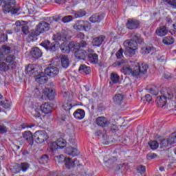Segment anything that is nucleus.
<instances>
[{"label":"nucleus","instance_id":"f257e3e1","mask_svg":"<svg viewBox=\"0 0 176 176\" xmlns=\"http://www.w3.org/2000/svg\"><path fill=\"white\" fill-rule=\"evenodd\" d=\"M50 29V25L48 23L45 21H41L40 23H38V25H36V29L31 32L30 36L32 38H34V36H39L41 34L49 31Z\"/></svg>","mask_w":176,"mask_h":176},{"label":"nucleus","instance_id":"f03ea898","mask_svg":"<svg viewBox=\"0 0 176 176\" xmlns=\"http://www.w3.org/2000/svg\"><path fill=\"white\" fill-rule=\"evenodd\" d=\"M149 66L146 63H142L140 65L138 63H134L133 76L135 78H140L142 75H145L148 72Z\"/></svg>","mask_w":176,"mask_h":176},{"label":"nucleus","instance_id":"7ed1b4c3","mask_svg":"<svg viewBox=\"0 0 176 176\" xmlns=\"http://www.w3.org/2000/svg\"><path fill=\"white\" fill-rule=\"evenodd\" d=\"M2 2L4 3L3 7V13H10V12L12 13H17V9L14 8H16V4L14 1L10 0H0V6L2 5Z\"/></svg>","mask_w":176,"mask_h":176},{"label":"nucleus","instance_id":"20e7f679","mask_svg":"<svg viewBox=\"0 0 176 176\" xmlns=\"http://www.w3.org/2000/svg\"><path fill=\"white\" fill-rule=\"evenodd\" d=\"M74 29L76 31H90L91 23L87 21H78L74 25Z\"/></svg>","mask_w":176,"mask_h":176},{"label":"nucleus","instance_id":"39448f33","mask_svg":"<svg viewBox=\"0 0 176 176\" xmlns=\"http://www.w3.org/2000/svg\"><path fill=\"white\" fill-rule=\"evenodd\" d=\"M34 140L37 144H43L49 140V135L45 131H37L34 133Z\"/></svg>","mask_w":176,"mask_h":176},{"label":"nucleus","instance_id":"423d86ee","mask_svg":"<svg viewBox=\"0 0 176 176\" xmlns=\"http://www.w3.org/2000/svg\"><path fill=\"white\" fill-rule=\"evenodd\" d=\"M174 98V94L172 92H166L164 96H157L155 102L159 105V107H164L166 104H167V99L171 100V98Z\"/></svg>","mask_w":176,"mask_h":176},{"label":"nucleus","instance_id":"0eeeda50","mask_svg":"<svg viewBox=\"0 0 176 176\" xmlns=\"http://www.w3.org/2000/svg\"><path fill=\"white\" fill-rule=\"evenodd\" d=\"M45 75L50 76L51 78H54L58 75V68L56 67H49L45 69Z\"/></svg>","mask_w":176,"mask_h":176},{"label":"nucleus","instance_id":"6e6552de","mask_svg":"<svg viewBox=\"0 0 176 176\" xmlns=\"http://www.w3.org/2000/svg\"><path fill=\"white\" fill-rule=\"evenodd\" d=\"M44 94L48 100H54V97H56V90L52 87H47L44 90Z\"/></svg>","mask_w":176,"mask_h":176},{"label":"nucleus","instance_id":"1a4fd4ad","mask_svg":"<svg viewBox=\"0 0 176 176\" xmlns=\"http://www.w3.org/2000/svg\"><path fill=\"white\" fill-rule=\"evenodd\" d=\"M64 162H65V166L66 167V168H72V167H74V166H78V162L79 161H78L77 159H74V161H72V159L69 158V157H65L64 158Z\"/></svg>","mask_w":176,"mask_h":176},{"label":"nucleus","instance_id":"9d476101","mask_svg":"<svg viewBox=\"0 0 176 176\" xmlns=\"http://www.w3.org/2000/svg\"><path fill=\"white\" fill-rule=\"evenodd\" d=\"M138 25H140L138 21L133 19H129L127 20L126 28H128V30H135L138 28Z\"/></svg>","mask_w":176,"mask_h":176},{"label":"nucleus","instance_id":"9b49d317","mask_svg":"<svg viewBox=\"0 0 176 176\" xmlns=\"http://www.w3.org/2000/svg\"><path fill=\"white\" fill-rule=\"evenodd\" d=\"M41 46H43L46 50H50V52H56V44L51 43L49 41H44L41 43Z\"/></svg>","mask_w":176,"mask_h":176},{"label":"nucleus","instance_id":"f8f14e48","mask_svg":"<svg viewBox=\"0 0 176 176\" xmlns=\"http://www.w3.org/2000/svg\"><path fill=\"white\" fill-rule=\"evenodd\" d=\"M96 124L100 127H107L109 124V121L105 117H98L96 120Z\"/></svg>","mask_w":176,"mask_h":176},{"label":"nucleus","instance_id":"ddd939ff","mask_svg":"<svg viewBox=\"0 0 176 176\" xmlns=\"http://www.w3.org/2000/svg\"><path fill=\"white\" fill-rule=\"evenodd\" d=\"M104 41H105V36L103 35L95 37L91 41L92 46H96L98 47L102 45V42H104Z\"/></svg>","mask_w":176,"mask_h":176},{"label":"nucleus","instance_id":"4468645a","mask_svg":"<svg viewBox=\"0 0 176 176\" xmlns=\"http://www.w3.org/2000/svg\"><path fill=\"white\" fill-rule=\"evenodd\" d=\"M23 137L24 140L28 141L30 145H34V135H32V133L31 131H25L23 134Z\"/></svg>","mask_w":176,"mask_h":176},{"label":"nucleus","instance_id":"2eb2a0df","mask_svg":"<svg viewBox=\"0 0 176 176\" xmlns=\"http://www.w3.org/2000/svg\"><path fill=\"white\" fill-rule=\"evenodd\" d=\"M65 153L66 155H69V156L75 157L79 155V151L76 147H72V146H69V147L66 148Z\"/></svg>","mask_w":176,"mask_h":176},{"label":"nucleus","instance_id":"dca6fc26","mask_svg":"<svg viewBox=\"0 0 176 176\" xmlns=\"http://www.w3.org/2000/svg\"><path fill=\"white\" fill-rule=\"evenodd\" d=\"M74 55L78 60H86V57H87V52L80 49L75 52Z\"/></svg>","mask_w":176,"mask_h":176},{"label":"nucleus","instance_id":"f3484780","mask_svg":"<svg viewBox=\"0 0 176 176\" xmlns=\"http://www.w3.org/2000/svg\"><path fill=\"white\" fill-rule=\"evenodd\" d=\"M124 47H128L129 49H136L138 46V43L137 41H133L132 39L131 40H126L124 42Z\"/></svg>","mask_w":176,"mask_h":176},{"label":"nucleus","instance_id":"a211bd4d","mask_svg":"<svg viewBox=\"0 0 176 176\" xmlns=\"http://www.w3.org/2000/svg\"><path fill=\"white\" fill-rule=\"evenodd\" d=\"M36 82L40 83L41 85L46 83L47 82V77L45 76V73L41 72L39 74H36Z\"/></svg>","mask_w":176,"mask_h":176},{"label":"nucleus","instance_id":"6ab92c4d","mask_svg":"<svg viewBox=\"0 0 176 176\" xmlns=\"http://www.w3.org/2000/svg\"><path fill=\"white\" fill-rule=\"evenodd\" d=\"M121 72L124 74V75H132V76H134V63L132 65V68L127 66H124L121 69Z\"/></svg>","mask_w":176,"mask_h":176},{"label":"nucleus","instance_id":"aec40b11","mask_svg":"<svg viewBox=\"0 0 176 176\" xmlns=\"http://www.w3.org/2000/svg\"><path fill=\"white\" fill-rule=\"evenodd\" d=\"M74 117L75 119H77V120H82L85 118V110L82 109H78L74 113Z\"/></svg>","mask_w":176,"mask_h":176},{"label":"nucleus","instance_id":"412c9836","mask_svg":"<svg viewBox=\"0 0 176 176\" xmlns=\"http://www.w3.org/2000/svg\"><path fill=\"white\" fill-rule=\"evenodd\" d=\"M36 65H28L26 67V72L28 74V75H34V76H36V72H38V70L36 69Z\"/></svg>","mask_w":176,"mask_h":176},{"label":"nucleus","instance_id":"4be33fe9","mask_svg":"<svg viewBox=\"0 0 176 176\" xmlns=\"http://www.w3.org/2000/svg\"><path fill=\"white\" fill-rule=\"evenodd\" d=\"M123 100H124V96L122 94H117L113 98V102L118 105H120L123 102Z\"/></svg>","mask_w":176,"mask_h":176},{"label":"nucleus","instance_id":"5701e85b","mask_svg":"<svg viewBox=\"0 0 176 176\" xmlns=\"http://www.w3.org/2000/svg\"><path fill=\"white\" fill-rule=\"evenodd\" d=\"M31 56L33 58H40L42 57V51H41L37 47L32 49Z\"/></svg>","mask_w":176,"mask_h":176},{"label":"nucleus","instance_id":"b1692460","mask_svg":"<svg viewBox=\"0 0 176 176\" xmlns=\"http://www.w3.org/2000/svg\"><path fill=\"white\" fill-rule=\"evenodd\" d=\"M88 61L91 62V64H98V54H88Z\"/></svg>","mask_w":176,"mask_h":176},{"label":"nucleus","instance_id":"393cba45","mask_svg":"<svg viewBox=\"0 0 176 176\" xmlns=\"http://www.w3.org/2000/svg\"><path fill=\"white\" fill-rule=\"evenodd\" d=\"M102 20H104V15L102 14H94L89 18L91 23H100Z\"/></svg>","mask_w":176,"mask_h":176},{"label":"nucleus","instance_id":"a878e982","mask_svg":"<svg viewBox=\"0 0 176 176\" xmlns=\"http://www.w3.org/2000/svg\"><path fill=\"white\" fill-rule=\"evenodd\" d=\"M60 62L63 68H67L69 67V59L67 55L60 56Z\"/></svg>","mask_w":176,"mask_h":176},{"label":"nucleus","instance_id":"bb28decb","mask_svg":"<svg viewBox=\"0 0 176 176\" xmlns=\"http://www.w3.org/2000/svg\"><path fill=\"white\" fill-rule=\"evenodd\" d=\"M131 37L132 41H135V42L140 45H142L144 43V40L141 38V34L138 33H133Z\"/></svg>","mask_w":176,"mask_h":176},{"label":"nucleus","instance_id":"cd10ccee","mask_svg":"<svg viewBox=\"0 0 176 176\" xmlns=\"http://www.w3.org/2000/svg\"><path fill=\"white\" fill-rule=\"evenodd\" d=\"M41 109L43 113H50L52 112V106L48 103H44L41 106Z\"/></svg>","mask_w":176,"mask_h":176},{"label":"nucleus","instance_id":"c85d7f7f","mask_svg":"<svg viewBox=\"0 0 176 176\" xmlns=\"http://www.w3.org/2000/svg\"><path fill=\"white\" fill-rule=\"evenodd\" d=\"M69 46L70 48V52H72L73 53H75L76 50H80L79 48V43L76 41H72L69 43Z\"/></svg>","mask_w":176,"mask_h":176},{"label":"nucleus","instance_id":"c756f323","mask_svg":"<svg viewBox=\"0 0 176 176\" xmlns=\"http://www.w3.org/2000/svg\"><path fill=\"white\" fill-rule=\"evenodd\" d=\"M168 32V31L165 26H162L156 30V34L158 35V36H164L167 35Z\"/></svg>","mask_w":176,"mask_h":176},{"label":"nucleus","instance_id":"7c9ffc66","mask_svg":"<svg viewBox=\"0 0 176 176\" xmlns=\"http://www.w3.org/2000/svg\"><path fill=\"white\" fill-rule=\"evenodd\" d=\"M78 71L80 72V74L89 75L91 70L90 69V67H88L86 65H81L78 69Z\"/></svg>","mask_w":176,"mask_h":176},{"label":"nucleus","instance_id":"2f4dec72","mask_svg":"<svg viewBox=\"0 0 176 176\" xmlns=\"http://www.w3.org/2000/svg\"><path fill=\"white\" fill-rule=\"evenodd\" d=\"M43 92V89H42V86L41 85L36 87L33 90L34 97H39Z\"/></svg>","mask_w":176,"mask_h":176},{"label":"nucleus","instance_id":"473e14b6","mask_svg":"<svg viewBox=\"0 0 176 176\" xmlns=\"http://www.w3.org/2000/svg\"><path fill=\"white\" fill-rule=\"evenodd\" d=\"M50 152H52V153H54L57 149H60L58 147L57 143L56 142H53L49 144V148H48Z\"/></svg>","mask_w":176,"mask_h":176},{"label":"nucleus","instance_id":"72a5a7b5","mask_svg":"<svg viewBox=\"0 0 176 176\" xmlns=\"http://www.w3.org/2000/svg\"><path fill=\"white\" fill-rule=\"evenodd\" d=\"M56 142L59 149H63V148H65V146H67V141L63 138L58 139Z\"/></svg>","mask_w":176,"mask_h":176},{"label":"nucleus","instance_id":"f704fd0d","mask_svg":"<svg viewBox=\"0 0 176 176\" xmlns=\"http://www.w3.org/2000/svg\"><path fill=\"white\" fill-rule=\"evenodd\" d=\"M110 79L112 83L116 84L119 83V80H120V77L119 76V75H118V74L111 73Z\"/></svg>","mask_w":176,"mask_h":176},{"label":"nucleus","instance_id":"c9c22d12","mask_svg":"<svg viewBox=\"0 0 176 176\" xmlns=\"http://www.w3.org/2000/svg\"><path fill=\"white\" fill-rule=\"evenodd\" d=\"M137 50L134 48H129L126 47V50L124 52L125 56H127L128 57H133L134 54H135V51Z\"/></svg>","mask_w":176,"mask_h":176},{"label":"nucleus","instance_id":"e433bc0d","mask_svg":"<svg viewBox=\"0 0 176 176\" xmlns=\"http://www.w3.org/2000/svg\"><path fill=\"white\" fill-rule=\"evenodd\" d=\"M62 107L65 111H71L72 103L69 100H66L63 102Z\"/></svg>","mask_w":176,"mask_h":176},{"label":"nucleus","instance_id":"4c0bfd02","mask_svg":"<svg viewBox=\"0 0 176 176\" xmlns=\"http://www.w3.org/2000/svg\"><path fill=\"white\" fill-rule=\"evenodd\" d=\"M49 162V155L44 154L38 159V163L40 164H46Z\"/></svg>","mask_w":176,"mask_h":176},{"label":"nucleus","instance_id":"58836bf2","mask_svg":"<svg viewBox=\"0 0 176 176\" xmlns=\"http://www.w3.org/2000/svg\"><path fill=\"white\" fill-rule=\"evenodd\" d=\"M168 144L169 145H173L176 144V135L174 133H173L168 138Z\"/></svg>","mask_w":176,"mask_h":176},{"label":"nucleus","instance_id":"ea45409f","mask_svg":"<svg viewBox=\"0 0 176 176\" xmlns=\"http://www.w3.org/2000/svg\"><path fill=\"white\" fill-rule=\"evenodd\" d=\"M164 45H173L174 43V38L173 37L166 36L162 40Z\"/></svg>","mask_w":176,"mask_h":176},{"label":"nucleus","instance_id":"a19ab883","mask_svg":"<svg viewBox=\"0 0 176 176\" xmlns=\"http://www.w3.org/2000/svg\"><path fill=\"white\" fill-rule=\"evenodd\" d=\"M74 16L76 19L84 17V16H86V11L85 10H79L74 13Z\"/></svg>","mask_w":176,"mask_h":176},{"label":"nucleus","instance_id":"79ce46f5","mask_svg":"<svg viewBox=\"0 0 176 176\" xmlns=\"http://www.w3.org/2000/svg\"><path fill=\"white\" fill-rule=\"evenodd\" d=\"M18 167H19V168H21V170H22L23 173H25V171L28 170L30 164L27 162H23L21 163V164H19Z\"/></svg>","mask_w":176,"mask_h":176},{"label":"nucleus","instance_id":"37998d69","mask_svg":"<svg viewBox=\"0 0 176 176\" xmlns=\"http://www.w3.org/2000/svg\"><path fill=\"white\" fill-rule=\"evenodd\" d=\"M148 145L153 151H155V149L159 148V143H157V141H151L148 142Z\"/></svg>","mask_w":176,"mask_h":176},{"label":"nucleus","instance_id":"c03bdc74","mask_svg":"<svg viewBox=\"0 0 176 176\" xmlns=\"http://www.w3.org/2000/svg\"><path fill=\"white\" fill-rule=\"evenodd\" d=\"M60 47L62 53L68 54V53H69V52H71V48L69 47V44L68 45H61Z\"/></svg>","mask_w":176,"mask_h":176},{"label":"nucleus","instance_id":"a18cd8bd","mask_svg":"<svg viewBox=\"0 0 176 176\" xmlns=\"http://www.w3.org/2000/svg\"><path fill=\"white\" fill-rule=\"evenodd\" d=\"M152 50V47H144L141 48L142 54H149Z\"/></svg>","mask_w":176,"mask_h":176},{"label":"nucleus","instance_id":"49530a36","mask_svg":"<svg viewBox=\"0 0 176 176\" xmlns=\"http://www.w3.org/2000/svg\"><path fill=\"white\" fill-rule=\"evenodd\" d=\"M1 52H3V53H4L5 54H9V53L12 52V49L8 45H3L1 47Z\"/></svg>","mask_w":176,"mask_h":176},{"label":"nucleus","instance_id":"de8ad7c7","mask_svg":"<svg viewBox=\"0 0 176 176\" xmlns=\"http://www.w3.org/2000/svg\"><path fill=\"white\" fill-rule=\"evenodd\" d=\"M164 2H166L168 5L172 6L173 9H176V0H163Z\"/></svg>","mask_w":176,"mask_h":176},{"label":"nucleus","instance_id":"09e8293b","mask_svg":"<svg viewBox=\"0 0 176 176\" xmlns=\"http://www.w3.org/2000/svg\"><path fill=\"white\" fill-rule=\"evenodd\" d=\"M142 100L144 104H149V102L152 101V96L150 94H146L144 98H142Z\"/></svg>","mask_w":176,"mask_h":176},{"label":"nucleus","instance_id":"8fccbe9b","mask_svg":"<svg viewBox=\"0 0 176 176\" xmlns=\"http://www.w3.org/2000/svg\"><path fill=\"white\" fill-rule=\"evenodd\" d=\"M8 41V34L0 32V45Z\"/></svg>","mask_w":176,"mask_h":176},{"label":"nucleus","instance_id":"3c124183","mask_svg":"<svg viewBox=\"0 0 176 176\" xmlns=\"http://www.w3.org/2000/svg\"><path fill=\"white\" fill-rule=\"evenodd\" d=\"M149 93L153 96H157L159 94V89L156 87H153L149 89Z\"/></svg>","mask_w":176,"mask_h":176},{"label":"nucleus","instance_id":"603ef678","mask_svg":"<svg viewBox=\"0 0 176 176\" xmlns=\"http://www.w3.org/2000/svg\"><path fill=\"white\" fill-rule=\"evenodd\" d=\"M72 20H74V16L71 15L65 16L62 19L63 23H69V21H72Z\"/></svg>","mask_w":176,"mask_h":176},{"label":"nucleus","instance_id":"864d4df0","mask_svg":"<svg viewBox=\"0 0 176 176\" xmlns=\"http://www.w3.org/2000/svg\"><path fill=\"white\" fill-rule=\"evenodd\" d=\"M16 60V57L14 55H8L6 57V63H8V64H11V63H13Z\"/></svg>","mask_w":176,"mask_h":176},{"label":"nucleus","instance_id":"5fc2aeb1","mask_svg":"<svg viewBox=\"0 0 176 176\" xmlns=\"http://www.w3.org/2000/svg\"><path fill=\"white\" fill-rule=\"evenodd\" d=\"M137 170L140 173V174H144L145 171H146V168L145 166L140 165L137 166Z\"/></svg>","mask_w":176,"mask_h":176},{"label":"nucleus","instance_id":"6e6d98bb","mask_svg":"<svg viewBox=\"0 0 176 176\" xmlns=\"http://www.w3.org/2000/svg\"><path fill=\"white\" fill-rule=\"evenodd\" d=\"M8 69H9V67L6 63H0V71L6 72Z\"/></svg>","mask_w":176,"mask_h":176},{"label":"nucleus","instance_id":"4d7b16f0","mask_svg":"<svg viewBox=\"0 0 176 176\" xmlns=\"http://www.w3.org/2000/svg\"><path fill=\"white\" fill-rule=\"evenodd\" d=\"M22 129H32V127H35V124L32 123V124H26L23 123L21 124Z\"/></svg>","mask_w":176,"mask_h":176},{"label":"nucleus","instance_id":"13d9d810","mask_svg":"<svg viewBox=\"0 0 176 176\" xmlns=\"http://www.w3.org/2000/svg\"><path fill=\"white\" fill-rule=\"evenodd\" d=\"M32 115L34 118H40L41 113H39V109H33L32 111Z\"/></svg>","mask_w":176,"mask_h":176},{"label":"nucleus","instance_id":"bf43d9fd","mask_svg":"<svg viewBox=\"0 0 176 176\" xmlns=\"http://www.w3.org/2000/svg\"><path fill=\"white\" fill-rule=\"evenodd\" d=\"M124 51L123 50L122 48H120L116 54V56L117 57V58L120 59L122 58L123 57V52Z\"/></svg>","mask_w":176,"mask_h":176},{"label":"nucleus","instance_id":"052dcab7","mask_svg":"<svg viewBox=\"0 0 176 176\" xmlns=\"http://www.w3.org/2000/svg\"><path fill=\"white\" fill-rule=\"evenodd\" d=\"M147 159L148 160H152V159H156V157H157V154L155 153H150L148 154H147Z\"/></svg>","mask_w":176,"mask_h":176},{"label":"nucleus","instance_id":"680f3d73","mask_svg":"<svg viewBox=\"0 0 176 176\" xmlns=\"http://www.w3.org/2000/svg\"><path fill=\"white\" fill-rule=\"evenodd\" d=\"M65 158V157H64V155H61L59 156H56L55 157V160H56V162H58V163H63V162H64Z\"/></svg>","mask_w":176,"mask_h":176},{"label":"nucleus","instance_id":"e2e57ef3","mask_svg":"<svg viewBox=\"0 0 176 176\" xmlns=\"http://www.w3.org/2000/svg\"><path fill=\"white\" fill-rule=\"evenodd\" d=\"M79 44V48L80 49V47L82 48H85V47H87L88 46V43L87 42H86L85 41L82 40L80 43H78Z\"/></svg>","mask_w":176,"mask_h":176},{"label":"nucleus","instance_id":"0e129e2a","mask_svg":"<svg viewBox=\"0 0 176 176\" xmlns=\"http://www.w3.org/2000/svg\"><path fill=\"white\" fill-rule=\"evenodd\" d=\"M29 28L27 25H23L21 26V32L25 34V35H28L29 30H28Z\"/></svg>","mask_w":176,"mask_h":176},{"label":"nucleus","instance_id":"69168bd1","mask_svg":"<svg viewBox=\"0 0 176 176\" xmlns=\"http://www.w3.org/2000/svg\"><path fill=\"white\" fill-rule=\"evenodd\" d=\"M16 65H17V63H16L14 61L9 63L8 65V69H16Z\"/></svg>","mask_w":176,"mask_h":176},{"label":"nucleus","instance_id":"338daca9","mask_svg":"<svg viewBox=\"0 0 176 176\" xmlns=\"http://www.w3.org/2000/svg\"><path fill=\"white\" fill-rule=\"evenodd\" d=\"M0 105H2L3 108H6V109H8V108H10V103L3 102L2 101H1Z\"/></svg>","mask_w":176,"mask_h":176},{"label":"nucleus","instance_id":"774afa93","mask_svg":"<svg viewBox=\"0 0 176 176\" xmlns=\"http://www.w3.org/2000/svg\"><path fill=\"white\" fill-rule=\"evenodd\" d=\"M76 38L80 39L81 41H83V39H85V34L79 32L76 34Z\"/></svg>","mask_w":176,"mask_h":176}]
</instances>
